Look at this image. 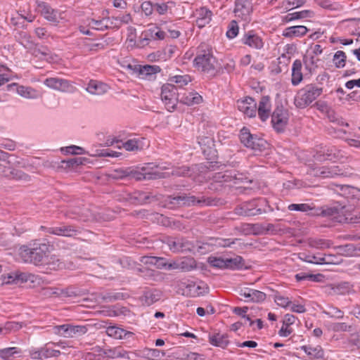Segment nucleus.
<instances>
[{"label": "nucleus", "mask_w": 360, "mask_h": 360, "mask_svg": "<svg viewBox=\"0 0 360 360\" xmlns=\"http://www.w3.org/2000/svg\"><path fill=\"white\" fill-rule=\"evenodd\" d=\"M266 294L262 291L252 289L250 301L254 302H262L266 299Z\"/></svg>", "instance_id": "nucleus-59"}, {"label": "nucleus", "mask_w": 360, "mask_h": 360, "mask_svg": "<svg viewBox=\"0 0 360 360\" xmlns=\"http://www.w3.org/2000/svg\"><path fill=\"white\" fill-rule=\"evenodd\" d=\"M209 342L211 345L223 349L226 348L229 343L228 335L226 334L221 335L219 333L210 336Z\"/></svg>", "instance_id": "nucleus-30"}, {"label": "nucleus", "mask_w": 360, "mask_h": 360, "mask_svg": "<svg viewBox=\"0 0 360 360\" xmlns=\"http://www.w3.org/2000/svg\"><path fill=\"white\" fill-rule=\"evenodd\" d=\"M165 355L163 351L158 349H145L143 356L150 360H159Z\"/></svg>", "instance_id": "nucleus-38"}, {"label": "nucleus", "mask_w": 360, "mask_h": 360, "mask_svg": "<svg viewBox=\"0 0 360 360\" xmlns=\"http://www.w3.org/2000/svg\"><path fill=\"white\" fill-rule=\"evenodd\" d=\"M129 176H131L133 179H136V181H141L143 179L150 180L165 179L168 178L169 174L167 172H162L159 170L145 172L144 173L138 171H131L129 173Z\"/></svg>", "instance_id": "nucleus-14"}, {"label": "nucleus", "mask_w": 360, "mask_h": 360, "mask_svg": "<svg viewBox=\"0 0 360 360\" xmlns=\"http://www.w3.org/2000/svg\"><path fill=\"white\" fill-rule=\"evenodd\" d=\"M288 120V110L282 104L278 105L271 114V123L274 129L278 133L283 132Z\"/></svg>", "instance_id": "nucleus-9"}, {"label": "nucleus", "mask_w": 360, "mask_h": 360, "mask_svg": "<svg viewBox=\"0 0 360 360\" xmlns=\"http://www.w3.org/2000/svg\"><path fill=\"white\" fill-rule=\"evenodd\" d=\"M103 299L106 302H113L119 300H124V295L121 292H107Z\"/></svg>", "instance_id": "nucleus-62"}, {"label": "nucleus", "mask_w": 360, "mask_h": 360, "mask_svg": "<svg viewBox=\"0 0 360 360\" xmlns=\"http://www.w3.org/2000/svg\"><path fill=\"white\" fill-rule=\"evenodd\" d=\"M22 327V323L8 321L3 326H0V334H7L10 331L18 330Z\"/></svg>", "instance_id": "nucleus-37"}, {"label": "nucleus", "mask_w": 360, "mask_h": 360, "mask_svg": "<svg viewBox=\"0 0 360 360\" xmlns=\"http://www.w3.org/2000/svg\"><path fill=\"white\" fill-rule=\"evenodd\" d=\"M88 329L86 326L72 325L70 324L69 331L65 338H74L81 336L87 332Z\"/></svg>", "instance_id": "nucleus-35"}, {"label": "nucleus", "mask_w": 360, "mask_h": 360, "mask_svg": "<svg viewBox=\"0 0 360 360\" xmlns=\"http://www.w3.org/2000/svg\"><path fill=\"white\" fill-rule=\"evenodd\" d=\"M21 352L18 347H7L0 349V357L3 360H12L14 354H18Z\"/></svg>", "instance_id": "nucleus-41"}, {"label": "nucleus", "mask_w": 360, "mask_h": 360, "mask_svg": "<svg viewBox=\"0 0 360 360\" xmlns=\"http://www.w3.org/2000/svg\"><path fill=\"white\" fill-rule=\"evenodd\" d=\"M322 217H335L340 212V209L337 207H322Z\"/></svg>", "instance_id": "nucleus-60"}, {"label": "nucleus", "mask_w": 360, "mask_h": 360, "mask_svg": "<svg viewBox=\"0 0 360 360\" xmlns=\"http://www.w3.org/2000/svg\"><path fill=\"white\" fill-rule=\"evenodd\" d=\"M197 171L204 172L205 169L210 171H214L219 167L217 162H213L212 160L207 162L205 164L198 165Z\"/></svg>", "instance_id": "nucleus-55"}, {"label": "nucleus", "mask_w": 360, "mask_h": 360, "mask_svg": "<svg viewBox=\"0 0 360 360\" xmlns=\"http://www.w3.org/2000/svg\"><path fill=\"white\" fill-rule=\"evenodd\" d=\"M161 98L169 111L174 110L180 100V93L177 87L172 83L162 85L161 89Z\"/></svg>", "instance_id": "nucleus-8"}, {"label": "nucleus", "mask_w": 360, "mask_h": 360, "mask_svg": "<svg viewBox=\"0 0 360 360\" xmlns=\"http://www.w3.org/2000/svg\"><path fill=\"white\" fill-rule=\"evenodd\" d=\"M291 211L309 212L311 210V205L307 203L291 204L288 206Z\"/></svg>", "instance_id": "nucleus-63"}, {"label": "nucleus", "mask_w": 360, "mask_h": 360, "mask_svg": "<svg viewBox=\"0 0 360 360\" xmlns=\"http://www.w3.org/2000/svg\"><path fill=\"white\" fill-rule=\"evenodd\" d=\"M217 60L213 56L212 48L205 44H200L197 48L196 56L193 60V66L200 72L210 75H215Z\"/></svg>", "instance_id": "nucleus-2"}, {"label": "nucleus", "mask_w": 360, "mask_h": 360, "mask_svg": "<svg viewBox=\"0 0 360 360\" xmlns=\"http://www.w3.org/2000/svg\"><path fill=\"white\" fill-rule=\"evenodd\" d=\"M333 63L337 68H342L345 66L347 56L342 51H338L333 58Z\"/></svg>", "instance_id": "nucleus-42"}, {"label": "nucleus", "mask_w": 360, "mask_h": 360, "mask_svg": "<svg viewBox=\"0 0 360 360\" xmlns=\"http://www.w3.org/2000/svg\"><path fill=\"white\" fill-rule=\"evenodd\" d=\"M179 252H191L194 248L193 244L188 240L180 238Z\"/></svg>", "instance_id": "nucleus-57"}, {"label": "nucleus", "mask_w": 360, "mask_h": 360, "mask_svg": "<svg viewBox=\"0 0 360 360\" xmlns=\"http://www.w3.org/2000/svg\"><path fill=\"white\" fill-rule=\"evenodd\" d=\"M37 8L41 14L48 20L55 22L57 20V11L44 1H36Z\"/></svg>", "instance_id": "nucleus-19"}, {"label": "nucleus", "mask_w": 360, "mask_h": 360, "mask_svg": "<svg viewBox=\"0 0 360 360\" xmlns=\"http://www.w3.org/2000/svg\"><path fill=\"white\" fill-rule=\"evenodd\" d=\"M109 19H110L109 18H108L106 19L103 18V19L99 20L91 19L89 22V25H91L92 28L96 29L97 30H108L111 27V26L112 25V22H111V25H109L108 23L105 24L104 21L106 20L108 22L109 20Z\"/></svg>", "instance_id": "nucleus-45"}, {"label": "nucleus", "mask_w": 360, "mask_h": 360, "mask_svg": "<svg viewBox=\"0 0 360 360\" xmlns=\"http://www.w3.org/2000/svg\"><path fill=\"white\" fill-rule=\"evenodd\" d=\"M242 41L244 44L256 49H261L264 46L262 39L252 30L244 34Z\"/></svg>", "instance_id": "nucleus-18"}, {"label": "nucleus", "mask_w": 360, "mask_h": 360, "mask_svg": "<svg viewBox=\"0 0 360 360\" xmlns=\"http://www.w3.org/2000/svg\"><path fill=\"white\" fill-rule=\"evenodd\" d=\"M17 93L27 98H34L37 97V91L30 86H20L17 89Z\"/></svg>", "instance_id": "nucleus-43"}, {"label": "nucleus", "mask_w": 360, "mask_h": 360, "mask_svg": "<svg viewBox=\"0 0 360 360\" xmlns=\"http://www.w3.org/2000/svg\"><path fill=\"white\" fill-rule=\"evenodd\" d=\"M197 167H198V165H193L191 167L182 166L174 168L171 172H169V176L168 177L170 176L192 177L193 173L197 171ZM167 172L168 173V172Z\"/></svg>", "instance_id": "nucleus-23"}, {"label": "nucleus", "mask_w": 360, "mask_h": 360, "mask_svg": "<svg viewBox=\"0 0 360 360\" xmlns=\"http://www.w3.org/2000/svg\"><path fill=\"white\" fill-rule=\"evenodd\" d=\"M274 301L278 306L283 308L290 307L292 304V302L290 300L288 297L280 295H275Z\"/></svg>", "instance_id": "nucleus-58"}, {"label": "nucleus", "mask_w": 360, "mask_h": 360, "mask_svg": "<svg viewBox=\"0 0 360 360\" xmlns=\"http://www.w3.org/2000/svg\"><path fill=\"white\" fill-rule=\"evenodd\" d=\"M84 158H72L68 160L61 161V167L65 169H73L79 165H83Z\"/></svg>", "instance_id": "nucleus-39"}, {"label": "nucleus", "mask_w": 360, "mask_h": 360, "mask_svg": "<svg viewBox=\"0 0 360 360\" xmlns=\"http://www.w3.org/2000/svg\"><path fill=\"white\" fill-rule=\"evenodd\" d=\"M128 68L134 72H139V75L143 78L151 77L161 71V68L158 65H145L132 66L131 65H128Z\"/></svg>", "instance_id": "nucleus-17"}, {"label": "nucleus", "mask_w": 360, "mask_h": 360, "mask_svg": "<svg viewBox=\"0 0 360 360\" xmlns=\"http://www.w3.org/2000/svg\"><path fill=\"white\" fill-rule=\"evenodd\" d=\"M202 13H205V17H198L196 20V24L198 27H204L208 24L211 20L212 12L205 8H202Z\"/></svg>", "instance_id": "nucleus-48"}, {"label": "nucleus", "mask_w": 360, "mask_h": 360, "mask_svg": "<svg viewBox=\"0 0 360 360\" xmlns=\"http://www.w3.org/2000/svg\"><path fill=\"white\" fill-rule=\"evenodd\" d=\"M209 264L214 268L226 269L225 258L210 257L207 259Z\"/></svg>", "instance_id": "nucleus-46"}, {"label": "nucleus", "mask_w": 360, "mask_h": 360, "mask_svg": "<svg viewBox=\"0 0 360 360\" xmlns=\"http://www.w3.org/2000/svg\"><path fill=\"white\" fill-rule=\"evenodd\" d=\"M267 201L264 198L245 202L235 208V212L241 216L252 217L266 212Z\"/></svg>", "instance_id": "nucleus-4"}, {"label": "nucleus", "mask_w": 360, "mask_h": 360, "mask_svg": "<svg viewBox=\"0 0 360 360\" xmlns=\"http://www.w3.org/2000/svg\"><path fill=\"white\" fill-rule=\"evenodd\" d=\"M112 18L116 21L114 27L117 28H120L122 23L127 24L131 20V15L129 13L123 15L122 16L112 17Z\"/></svg>", "instance_id": "nucleus-61"}, {"label": "nucleus", "mask_w": 360, "mask_h": 360, "mask_svg": "<svg viewBox=\"0 0 360 360\" xmlns=\"http://www.w3.org/2000/svg\"><path fill=\"white\" fill-rule=\"evenodd\" d=\"M230 177H231L230 170H226L224 172H217L214 174L212 176V182L210 184L209 188L211 190H218L217 184L218 183L230 182Z\"/></svg>", "instance_id": "nucleus-22"}, {"label": "nucleus", "mask_w": 360, "mask_h": 360, "mask_svg": "<svg viewBox=\"0 0 360 360\" xmlns=\"http://www.w3.org/2000/svg\"><path fill=\"white\" fill-rule=\"evenodd\" d=\"M308 29L303 25H297L287 27L283 35L287 38L300 37L307 34Z\"/></svg>", "instance_id": "nucleus-25"}, {"label": "nucleus", "mask_w": 360, "mask_h": 360, "mask_svg": "<svg viewBox=\"0 0 360 360\" xmlns=\"http://www.w3.org/2000/svg\"><path fill=\"white\" fill-rule=\"evenodd\" d=\"M104 354L111 359L122 358L130 359L129 353L125 351L121 347H117L112 349H107L103 350Z\"/></svg>", "instance_id": "nucleus-27"}, {"label": "nucleus", "mask_w": 360, "mask_h": 360, "mask_svg": "<svg viewBox=\"0 0 360 360\" xmlns=\"http://www.w3.org/2000/svg\"><path fill=\"white\" fill-rule=\"evenodd\" d=\"M338 249L340 253L346 256L352 255L356 250V248H355L354 245L351 243L340 245L338 247Z\"/></svg>", "instance_id": "nucleus-52"}, {"label": "nucleus", "mask_w": 360, "mask_h": 360, "mask_svg": "<svg viewBox=\"0 0 360 360\" xmlns=\"http://www.w3.org/2000/svg\"><path fill=\"white\" fill-rule=\"evenodd\" d=\"M56 89L64 92H72L75 89V87L70 83L68 80L60 79Z\"/></svg>", "instance_id": "nucleus-50"}, {"label": "nucleus", "mask_w": 360, "mask_h": 360, "mask_svg": "<svg viewBox=\"0 0 360 360\" xmlns=\"http://www.w3.org/2000/svg\"><path fill=\"white\" fill-rule=\"evenodd\" d=\"M149 199V196L144 193L134 192V193H123L120 195L119 200H125L129 203L138 205L143 204Z\"/></svg>", "instance_id": "nucleus-16"}, {"label": "nucleus", "mask_w": 360, "mask_h": 360, "mask_svg": "<svg viewBox=\"0 0 360 360\" xmlns=\"http://www.w3.org/2000/svg\"><path fill=\"white\" fill-rule=\"evenodd\" d=\"M30 53L34 57H39L40 56H46L50 54V50L47 46L36 44Z\"/></svg>", "instance_id": "nucleus-51"}, {"label": "nucleus", "mask_w": 360, "mask_h": 360, "mask_svg": "<svg viewBox=\"0 0 360 360\" xmlns=\"http://www.w3.org/2000/svg\"><path fill=\"white\" fill-rule=\"evenodd\" d=\"M49 234L69 238L75 237L78 233H80L77 226L64 224H62L58 226H51V229H49Z\"/></svg>", "instance_id": "nucleus-13"}, {"label": "nucleus", "mask_w": 360, "mask_h": 360, "mask_svg": "<svg viewBox=\"0 0 360 360\" xmlns=\"http://www.w3.org/2000/svg\"><path fill=\"white\" fill-rule=\"evenodd\" d=\"M231 173V177H230V182H233L234 184H239L245 182H250L249 176L247 174L239 172L236 170H230Z\"/></svg>", "instance_id": "nucleus-36"}, {"label": "nucleus", "mask_w": 360, "mask_h": 360, "mask_svg": "<svg viewBox=\"0 0 360 360\" xmlns=\"http://www.w3.org/2000/svg\"><path fill=\"white\" fill-rule=\"evenodd\" d=\"M310 169L311 174L323 179L349 176L351 174L349 170L343 165L310 166Z\"/></svg>", "instance_id": "nucleus-5"}, {"label": "nucleus", "mask_w": 360, "mask_h": 360, "mask_svg": "<svg viewBox=\"0 0 360 360\" xmlns=\"http://www.w3.org/2000/svg\"><path fill=\"white\" fill-rule=\"evenodd\" d=\"M226 269L231 270L242 269L245 266L244 259L239 255L233 258H225Z\"/></svg>", "instance_id": "nucleus-29"}, {"label": "nucleus", "mask_w": 360, "mask_h": 360, "mask_svg": "<svg viewBox=\"0 0 360 360\" xmlns=\"http://www.w3.org/2000/svg\"><path fill=\"white\" fill-rule=\"evenodd\" d=\"M314 15V12L310 10H304L298 12L288 13L285 16L284 20L286 22H290L294 20L302 19L306 18H311Z\"/></svg>", "instance_id": "nucleus-33"}, {"label": "nucleus", "mask_w": 360, "mask_h": 360, "mask_svg": "<svg viewBox=\"0 0 360 360\" xmlns=\"http://www.w3.org/2000/svg\"><path fill=\"white\" fill-rule=\"evenodd\" d=\"M106 333L108 336L115 339H123L127 336H131L133 334L131 332L125 330L124 329L115 326L108 327L106 328Z\"/></svg>", "instance_id": "nucleus-28"}, {"label": "nucleus", "mask_w": 360, "mask_h": 360, "mask_svg": "<svg viewBox=\"0 0 360 360\" xmlns=\"http://www.w3.org/2000/svg\"><path fill=\"white\" fill-rule=\"evenodd\" d=\"M301 349L308 355L313 356L314 358L317 359H322L324 356V351L320 345L315 347H312L310 345H304L301 347Z\"/></svg>", "instance_id": "nucleus-31"}, {"label": "nucleus", "mask_w": 360, "mask_h": 360, "mask_svg": "<svg viewBox=\"0 0 360 360\" xmlns=\"http://www.w3.org/2000/svg\"><path fill=\"white\" fill-rule=\"evenodd\" d=\"M108 89L107 84L97 80H90L86 87V91L94 95H102L107 92Z\"/></svg>", "instance_id": "nucleus-24"}, {"label": "nucleus", "mask_w": 360, "mask_h": 360, "mask_svg": "<svg viewBox=\"0 0 360 360\" xmlns=\"http://www.w3.org/2000/svg\"><path fill=\"white\" fill-rule=\"evenodd\" d=\"M249 106L243 112L245 115H248L249 117H252L256 115L257 112V103L255 99H249Z\"/></svg>", "instance_id": "nucleus-64"}, {"label": "nucleus", "mask_w": 360, "mask_h": 360, "mask_svg": "<svg viewBox=\"0 0 360 360\" xmlns=\"http://www.w3.org/2000/svg\"><path fill=\"white\" fill-rule=\"evenodd\" d=\"M334 156L335 155L333 153V149L328 148L327 150L323 149V150L317 152L314 155V158L316 160L322 161L325 160H332Z\"/></svg>", "instance_id": "nucleus-49"}, {"label": "nucleus", "mask_w": 360, "mask_h": 360, "mask_svg": "<svg viewBox=\"0 0 360 360\" xmlns=\"http://www.w3.org/2000/svg\"><path fill=\"white\" fill-rule=\"evenodd\" d=\"M202 101V97L195 91H191L181 94L179 102L187 105H192L194 104H199Z\"/></svg>", "instance_id": "nucleus-21"}, {"label": "nucleus", "mask_w": 360, "mask_h": 360, "mask_svg": "<svg viewBox=\"0 0 360 360\" xmlns=\"http://www.w3.org/2000/svg\"><path fill=\"white\" fill-rule=\"evenodd\" d=\"M180 271H191L196 268V262L193 257H184L179 261Z\"/></svg>", "instance_id": "nucleus-34"}, {"label": "nucleus", "mask_w": 360, "mask_h": 360, "mask_svg": "<svg viewBox=\"0 0 360 360\" xmlns=\"http://www.w3.org/2000/svg\"><path fill=\"white\" fill-rule=\"evenodd\" d=\"M91 39L85 38L83 41V47L89 52H96L98 50L105 49L108 46L105 41L99 43L92 44L90 42Z\"/></svg>", "instance_id": "nucleus-32"}, {"label": "nucleus", "mask_w": 360, "mask_h": 360, "mask_svg": "<svg viewBox=\"0 0 360 360\" xmlns=\"http://www.w3.org/2000/svg\"><path fill=\"white\" fill-rule=\"evenodd\" d=\"M198 142L207 160H214L217 158V150L214 148V141L212 137L199 136Z\"/></svg>", "instance_id": "nucleus-12"}, {"label": "nucleus", "mask_w": 360, "mask_h": 360, "mask_svg": "<svg viewBox=\"0 0 360 360\" xmlns=\"http://www.w3.org/2000/svg\"><path fill=\"white\" fill-rule=\"evenodd\" d=\"M162 292L156 288L147 289L143 291L142 296L140 297L143 304L150 306L159 301L162 297Z\"/></svg>", "instance_id": "nucleus-15"}, {"label": "nucleus", "mask_w": 360, "mask_h": 360, "mask_svg": "<svg viewBox=\"0 0 360 360\" xmlns=\"http://www.w3.org/2000/svg\"><path fill=\"white\" fill-rule=\"evenodd\" d=\"M51 245L39 239L30 241L19 248V255L25 263L36 266H47L49 269L56 270L61 262L56 255H50Z\"/></svg>", "instance_id": "nucleus-1"}, {"label": "nucleus", "mask_w": 360, "mask_h": 360, "mask_svg": "<svg viewBox=\"0 0 360 360\" xmlns=\"http://www.w3.org/2000/svg\"><path fill=\"white\" fill-rule=\"evenodd\" d=\"M323 93V88L315 84H309L300 89L295 97L294 103L297 108H304L309 105Z\"/></svg>", "instance_id": "nucleus-3"}, {"label": "nucleus", "mask_w": 360, "mask_h": 360, "mask_svg": "<svg viewBox=\"0 0 360 360\" xmlns=\"http://www.w3.org/2000/svg\"><path fill=\"white\" fill-rule=\"evenodd\" d=\"M271 103L269 96H264L259 102L257 109L258 115L263 122L266 121L270 115Z\"/></svg>", "instance_id": "nucleus-20"}, {"label": "nucleus", "mask_w": 360, "mask_h": 360, "mask_svg": "<svg viewBox=\"0 0 360 360\" xmlns=\"http://www.w3.org/2000/svg\"><path fill=\"white\" fill-rule=\"evenodd\" d=\"M235 16L241 20L249 22L252 19L253 13V4L252 0H235L233 9Z\"/></svg>", "instance_id": "nucleus-10"}, {"label": "nucleus", "mask_w": 360, "mask_h": 360, "mask_svg": "<svg viewBox=\"0 0 360 360\" xmlns=\"http://www.w3.org/2000/svg\"><path fill=\"white\" fill-rule=\"evenodd\" d=\"M323 276L321 274H307L304 272L298 273L295 276V278L297 281H311L314 282L320 281V278H323Z\"/></svg>", "instance_id": "nucleus-40"}, {"label": "nucleus", "mask_w": 360, "mask_h": 360, "mask_svg": "<svg viewBox=\"0 0 360 360\" xmlns=\"http://www.w3.org/2000/svg\"><path fill=\"white\" fill-rule=\"evenodd\" d=\"M240 139L245 146L255 151H264L269 146L266 140L259 137L256 134H252L250 130L246 127H243L240 130Z\"/></svg>", "instance_id": "nucleus-6"}, {"label": "nucleus", "mask_w": 360, "mask_h": 360, "mask_svg": "<svg viewBox=\"0 0 360 360\" xmlns=\"http://www.w3.org/2000/svg\"><path fill=\"white\" fill-rule=\"evenodd\" d=\"M46 344L40 348H32L29 350V356L33 360H43L51 357H58L60 355V351L49 348Z\"/></svg>", "instance_id": "nucleus-11"}, {"label": "nucleus", "mask_w": 360, "mask_h": 360, "mask_svg": "<svg viewBox=\"0 0 360 360\" xmlns=\"http://www.w3.org/2000/svg\"><path fill=\"white\" fill-rule=\"evenodd\" d=\"M170 83H175L178 85L179 87H183L184 86L188 84L191 82V77L188 75H175L174 77H171L169 79Z\"/></svg>", "instance_id": "nucleus-44"}, {"label": "nucleus", "mask_w": 360, "mask_h": 360, "mask_svg": "<svg viewBox=\"0 0 360 360\" xmlns=\"http://www.w3.org/2000/svg\"><path fill=\"white\" fill-rule=\"evenodd\" d=\"M302 62L300 60H295L292 64V78L291 82L293 86L298 85L303 79L302 73Z\"/></svg>", "instance_id": "nucleus-26"}, {"label": "nucleus", "mask_w": 360, "mask_h": 360, "mask_svg": "<svg viewBox=\"0 0 360 360\" xmlns=\"http://www.w3.org/2000/svg\"><path fill=\"white\" fill-rule=\"evenodd\" d=\"M136 271L144 278H152L161 274L160 272L146 267L137 268Z\"/></svg>", "instance_id": "nucleus-56"}, {"label": "nucleus", "mask_w": 360, "mask_h": 360, "mask_svg": "<svg viewBox=\"0 0 360 360\" xmlns=\"http://www.w3.org/2000/svg\"><path fill=\"white\" fill-rule=\"evenodd\" d=\"M309 245L313 248L324 249L330 247V243L324 239H310Z\"/></svg>", "instance_id": "nucleus-47"}, {"label": "nucleus", "mask_w": 360, "mask_h": 360, "mask_svg": "<svg viewBox=\"0 0 360 360\" xmlns=\"http://www.w3.org/2000/svg\"><path fill=\"white\" fill-rule=\"evenodd\" d=\"M238 34V26L236 20H233L229 25V30L226 32V37L229 39H233Z\"/></svg>", "instance_id": "nucleus-53"}, {"label": "nucleus", "mask_w": 360, "mask_h": 360, "mask_svg": "<svg viewBox=\"0 0 360 360\" xmlns=\"http://www.w3.org/2000/svg\"><path fill=\"white\" fill-rule=\"evenodd\" d=\"M169 203L174 205H176L179 207L182 206H193L195 205H202L205 204L207 205H212L214 204V199L211 198H196L194 195H187L186 193H183L181 195H177L175 196H169Z\"/></svg>", "instance_id": "nucleus-7"}, {"label": "nucleus", "mask_w": 360, "mask_h": 360, "mask_svg": "<svg viewBox=\"0 0 360 360\" xmlns=\"http://www.w3.org/2000/svg\"><path fill=\"white\" fill-rule=\"evenodd\" d=\"M306 261L317 264H330L331 263L330 261L328 260L326 257H320L319 255H308L306 257Z\"/></svg>", "instance_id": "nucleus-54"}]
</instances>
